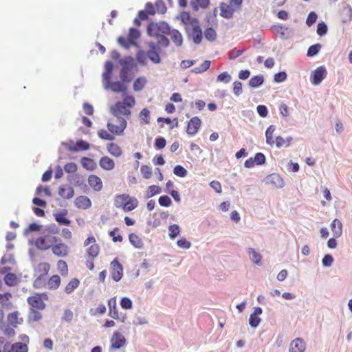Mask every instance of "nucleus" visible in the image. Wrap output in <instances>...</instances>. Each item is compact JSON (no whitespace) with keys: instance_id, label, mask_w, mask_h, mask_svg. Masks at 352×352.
Returning a JSON list of instances; mask_svg holds the SVG:
<instances>
[{"instance_id":"1","label":"nucleus","mask_w":352,"mask_h":352,"mask_svg":"<svg viewBox=\"0 0 352 352\" xmlns=\"http://www.w3.org/2000/svg\"><path fill=\"white\" fill-rule=\"evenodd\" d=\"M147 32L150 36L157 38V43L163 47L169 45V40L165 34L169 33V25L166 22L151 23L147 27Z\"/></svg>"},{"instance_id":"2","label":"nucleus","mask_w":352,"mask_h":352,"mask_svg":"<svg viewBox=\"0 0 352 352\" xmlns=\"http://www.w3.org/2000/svg\"><path fill=\"white\" fill-rule=\"evenodd\" d=\"M135 102L134 96L124 95L122 100L118 101L111 107V113L116 117H120L121 115L129 117L131 114V109L135 106Z\"/></svg>"},{"instance_id":"3","label":"nucleus","mask_w":352,"mask_h":352,"mask_svg":"<svg viewBox=\"0 0 352 352\" xmlns=\"http://www.w3.org/2000/svg\"><path fill=\"white\" fill-rule=\"evenodd\" d=\"M114 206L122 208L124 212H130L135 210L139 204L138 199L128 194H120L115 196Z\"/></svg>"},{"instance_id":"4","label":"nucleus","mask_w":352,"mask_h":352,"mask_svg":"<svg viewBox=\"0 0 352 352\" xmlns=\"http://www.w3.org/2000/svg\"><path fill=\"white\" fill-rule=\"evenodd\" d=\"M56 242H58V237L52 234H46L38 237L34 245L37 249L45 251L52 249Z\"/></svg>"},{"instance_id":"5","label":"nucleus","mask_w":352,"mask_h":352,"mask_svg":"<svg viewBox=\"0 0 352 352\" xmlns=\"http://www.w3.org/2000/svg\"><path fill=\"white\" fill-rule=\"evenodd\" d=\"M126 121L122 117H117L116 120H111L107 124L108 130L113 135H122L126 127Z\"/></svg>"},{"instance_id":"6","label":"nucleus","mask_w":352,"mask_h":352,"mask_svg":"<svg viewBox=\"0 0 352 352\" xmlns=\"http://www.w3.org/2000/svg\"><path fill=\"white\" fill-rule=\"evenodd\" d=\"M48 296L45 293L38 294L29 296L27 298V302L30 306V309H36L38 310H43L45 308L44 300H47Z\"/></svg>"},{"instance_id":"7","label":"nucleus","mask_w":352,"mask_h":352,"mask_svg":"<svg viewBox=\"0 0 352 352\" xmlns=\"http://www.w3.org/2000/svg\"><path fill=\"white\" fill-rule=\"evenodd\" d=\"M86 249V255L89 258H96L100 254V248L96 243V240L94 236H89L83 243Z\"/></svg>"},{"instance_id":"8","label":"nucleus","mask_w":352,"mask_h":352,"mask_svg":"<svg viewBox=\"0 0 352 352\" xmlns=\"http://www.w3.org/2000/svg\"><path fill=\"white\" fill-rule=\"evenodd\" d=\"M120 64L122 65L120 73V79L122 82H129L132 78L130 73L135 66L133 60L131 58L122 60Z\"/></svg>"},{"instance_id":"9","label":"nucleus","mask_w":352,"mask_h":352,"mask_svg":"<svg viewBox=\"0 0 352 352\" xmlns=\"http://www.w3.org/2000/svg\"><path fill=\"white\" fill-rule=\"evenodd\" d=\"M148 46L149 49L147 51L146 54L148 58L155 64L160 63L161 62L160 56V53L161 52L160 47H162L161 45L154 42H149L148 43Z\"/></svg>"},{"instance_id":"10","label":"nucleus","mask_w":352,"mask_h":352,"mask_svg":"<svg viewBox=\"0 0 352 352\" xmlns=\"http://www.w3.org/2000/svg\"><path fill=\"white\" fill-rule=\"evenodd\" d=\"M53 254L58 257H67L69 254V248L68 245L58 238V242H56L52 248Z\"/></svg>"},{"instance_id":"11","label":"nucleus","mask_w":352,"mask_h":352,"mask_svg":"<svg viewBox=\"0 0 352 352\" xmlns=\"http://www.w3.org/2000/svg\"><path fill=\"white\" fill-rule=\"evenodd\" d=\"M111 276L112 279L118 282L123 276V268L117 258H114L111 263Z\"/></svg>"},{"instance_id":"12","label":"nucleus","mask_w":352,"mask_h":352,"mask_svg":"<svg viewBox=\"0 0 352 352\" xmlns=\"http://www.w3.org/2000/svg\"><path fill=\"white\" fill-rule=\"evenodd\" d=\"M327 72L324 66L317 67L312 73L311 82L314 85H319L327 76Z\"/></svg>"},{"instance_id":"13","label":"nucleus","mask_w":352,"mask_h":352,"mask_svg":"<svg viewBox=\"0 0 352 352\" xmlns=\"http://www.w3.org/2000/svg\"><path fill=\"white\" fill-rule=\"evenodd\" d=\"M201 120L197 116H194L190 119L187 124L186 133L190 135H196L201 127Z\"/></svg>"},{"instance_id":"14","label":"nucleus","mask_w":352,"mask_h":352,"mask_svg":"<svg viewBox=\"0 0 352 352\" xmlns=\"http://www.w3.org/2000/svg\"><path fill=\"white\" fill-rule=\"evenodd\" d=\"M103 85L105 89H111L113 92L120 93V92H125L127 89L126 85L124 84L125 82L122 81H115L111 82V79L109 80L107 83V81L103 80Z\"/></svg>"},{"instance_id":"15","label":"nucleus","mask_w":352,"mask_h":352,"mask_svg":"<svg viewBox=\"0 0 352 352\" xmlns=\"http://www.w3.org/2000/svg\"><path fill=\"white\" fill-rule=\"evenodd\" d=\"M186 30L195 43L199 44L201 42L203 34L199 26V23Z\"/></svg>"},{"instance_id":"16","label":"nucleus","mask_w":352,"mask_h":352,"mask_svg":"<svg viewBox=\"0 0 352 352\" xmlns=\"http://www.w3.org/2000/svg\"><path fill=\"white\" fill-rule=\"evenodd\" d=\"M126 339L123 335L115 331L111 338V346L114 349H119L126 344Z\"/></svg>"},{"instance_id":"17","label":"nucleus","mask_w":352,"mask_h":352,"mask_svg":"<svg viewBox=\"0 0 352 352\" xmlns=\"http://www.w3.org/2000/svg\"><path fill=\"white\" fill-rule=\"evenodd\" d=\"M266 184L271 185L272 186L280 188L283 187L285 182L281 176L276 173H272L266 177Z\"/></svg>"},{"instance_id":"18","label":"nucleus","mask_w":352,"mask_h":352,"mask_svg":"<svg viewBox=\"0 0 352 352\" xmlns=\"http://www.w3.org/2000/svg\"><path fill=\"white\" fill-rule=\"evenodd\" d=\"M90 148L89 144L82 140H78L76 143H74V142L71 141L68 143V149L70 151H87Z\"/></svg>"},{"instance_id":"19","label":"nucleus","mask_w":352,"mask_h":352,"mask_svg":"<svg viewBox=\"0 0 352 352\" xmlns=\"http://www.w3.org/2000/svg\"><path fill=\"white\" fill-rule=\"evenodd\" d=\"M89 186L95 191H100L103 188L102 179L96 175H91L88 177Z\"/></svg>"},{"instance_id":"20","label":"nucleus","mask_w":352,"mask_h":352,"mask_svg":"<svg viewBox=\"0 0 352 352\" xmlns=\"http://www.w3.org/2000/svg\"><path fill=\"white\" fill-rule=\"evenodd\" d=\"M180 18L182 23L186 25V30L190 29L199 23V21L197 19L191 17L190 14L187 12H182Z\"/></svg>"},{"instance_id":"21","label":"nucleus","mask_w":352,"mask_h":352,"mask_svg":"<svg viewBox=\"0 0 352 352\" xmlns=\"http://www.w3.org/2000/svg\"><path fill=\"white\" fill-rule=\"evenodd\" d=\"M180 18L182 23L186 25V30L190 29L199 23V21L197 19L191 17L190 14L187 12H182Z\"/></svg>"},{"instance_id":"22","label":"nucleus","mask_w":352,"mask_h":352,"mask_svg":"<svg viewBox=\"0 0 352 352\" xmlns=\"http://www.w3.org/2000/svg\"><path fill=\"white\" fill-rule=\"evenodd\" d=\"M75 206L79 209L86 210L91 206V201L89 197L85 195H80L76 198Z\"/></svg>"},{"instance_id":"23","label":"nucleus","mask_w":352,"mask_h":352,"mask_svg":"<svg viewBox=\"0 0 352 352\" xmlns=\"http://www.w3.org/2000/svg\"><path fill=\"white\" fill-rule=\"evenodd\" d=\"M58 195L65 199H69L74 195V190L69 185H61L58 189Z\"/></svg>"},{"instance_id":"24","label":"nucleus","mask_w":352,"mask_h":352,"mask_svg":"<svg viewBox=\"0 0 352 352\" xmlns=\"http://www.w3.org/2000/svg\"><path fill=\"white\" fill-rule=\"evenodd\" d=\"M235 8L236 7L230 3L229 4L221 3L220 4L221 16L227 19L232 17Z\"/></svg>"},{"instance_id":"25","label":"nucleus","mask_w":352,"mask_h":352,"mask_svg":"<svg viewBox=\"0 0 352 352\" xmlns=\"http://www.w3.org/2000/svg\"><path fill=\"white\" fill-rule=\"evenodd\" d=\"M305 350V343L301 338L294 340L289 347V352H304Z\"/></svg>"},{"instance_id":"26","label":"nucleus","mask_w":352,"mask_h":352,"mask_svg":"<svg viewBox=\"0 0 352 352\" xmlns=\"http://www.w3.org/2000/svg\"><path fill=\"white\" fill-rule=\"evenodd\" d=\"M109 315L113 319H119V312L116 305V298H111L108 301Z\"/></svg>"},{"instance_id":"27","label":"nucleus","mask_w":352,"mask_h":352,"mask_svg":"<svg viewBox=\"0 0 352 352\" xmlns=\"http://www.w3.org/2000/svg\"><path fill=\"white\" fill-rule=\"evenodd\" d=\"M100 166L105 170H111L115 167L114 161L108 156H103L99 160Z\"/></svg>"},{"instance_id":"28","label":"nucleus","mask_w":352,"mask_h":352,"mask_svg":"<svg viewBox=\"0 0 352 352\" xmlns=\"http://www.w3.org/2000/svg\"><path fill=\"white\" fill-rule=\"evenodd\" d=\"M107 151L111 155H113L116 157H119L122 154V151L121 147L118 144L113 143V142L107 144Z\"/></svg>"},{"instance_id":"29","label":"nucleus","mask_w":352,"mask_h":352,"mask_svg":"<svg viewBox=\"0 0 352 352\" xmlns=\"http://www.w3.org/2000/svg\"><path fill=\"white\" fill-rule=\"evenodd\" d=\"M331 229L335 237H340L342 233V224L338 219H334L331 223Z\"/></svg>"},{"instance_id":"30","label":"nucleus","mask_w":352,"mask_h":352,"mask_svg":"<svg viewBox=\"0 0 352 352\" xmlns=\"http://www.w3.org/2000/svg\"><path fill=\"white\" fill-rule=\"evenodd\" d=\"M67 214V210H63V211L54 214L55 220L60 224L69 226L71 223V221L66 217Z\"/></svg>"},{"instance_id":"31","label":"nucleus","mask_w":352,"mask_h":352,"mask_svg":"<svg viewBox=\"0 0 352 352\" xmlns=\"http://www.w3.org/2000/svg\"><path fill=\"white\" fill-rule=\"evenodd\" d=\"M8 321L13 327H16L18 324L22 323L23 319L19 318L18 311H14L8 315Z\"/></svg>"},{"instance_id":"32","label":"nucleus","mask_w":352,"mask_h":352,"mask_svg":"<svg viewBox=\"0 0 352 352\" xmlns=\"http://www.w3.org/2000/svg\"><path fill=\"white\" fill-rule=\"evenodd\" d=\"M113 68V63L110 60H107L104 63V72L102 74V81L105 80L107 82L111 79V74Z\"/></svg>"},{"instance_id":"33","label":"nucleus","mask_w":352,"mask_h":352,"mask_svg":"<svg viewBox=\"0 0 352 352\" xmlns=\"http://www.w3.org/2000/svg\"><path fill=\"white\" fill-rule=\"evenodd\" d=\"M168 34L170 36L171 40L177 46L182 45L183 38L181 33L178 30H170V29L169 28V33Z\"/></svg>"},{"instance_id":"34","label":"nucleus","mask_w":352,"mask_h":352,"mask_svg":"<svg viewBox=\"0 0 352 352\" xmlns=\"http://www.w3.org/2000/svg\"><path fill=\"white\" fill-rule=\"evenodd\" d=\"M80 163L82 166L88 170H94L97 166L94 160L86 157H82Z\"/></svg>"},{"instance_id":"35","label":"nucleus","mask_w":352,"mask_h":352,"mask_svg":"<svg viewBox=\"0 0 352 352\" xmlns=\"http://www.w3.org/2000/svg\"><path fill=\"white\" fill-rule=\"evenodd\" d=\"M79 285L80 280L76 278H74L70 280V281L65 287V292L67 294H72L76 289L79 287Z\"/></svg>"},{"instance_id":"36","label":"nucleus","mask_w":352,"mask_h":352,"mask_svg":"<svg viewBox=\"0 0 352 352\" xmlns=\"http://www.w3.org/2000/svg\"><path fill=\"white\" fill-rule=\"evenodd\" d=\"M129 239L130 243L136 248L141 249L144 246V243L141 238L134 233H131L129 235Z\"/></svg>"},{"instance_id":"37","label":"nucleus","mask_w":352,"mask_h":352,"mask_svg":"<svg viewBox=\"0 0 352 352\" xmlns=\"http://www.w3.org/2000/svg\"><path fill=\"white\" fill-rule=\"evenodd\" d=\"M162 188L159 186L151 185L145 191V197L148 199L161 193Z\"/></svg>"},{"instance_id":"38","label":"nucleus","mask_w":352,"mask_h":352,"mask_svg":"<svg viewBox=\"0 0 352 352\" xmlns=\"http://www.w3.org/2000/svg\"><path fill=\"white\" fill-rule=\"evenodd\" d=\"M60 278L58 275H52L47 281V285L50 289H57L60 285Z\"/></svg>"},{"instance_id":"39","label":"nucleus","mask_w":352,"mask_h":352,"mask_svg":"<svg viewBox=\"0 0 352 352\" xmlns=\"http://www.w3.org/2000/svg\"><path fill=\"white\" fill-rule=\"evenodd\" d=\"M276 130V128L274 125H270L265 131L266 136V142L267 144L270 146H273L274 144V133Z\"/></svg>"},{"instance_id":"40","label":"nucleus","mask_w":352,"mask_h":352,"mask_svg":"<svg viewBox=\"0 0 352 352\" xmlns=\"http://www.w3.org/2000/svg\"><path fill=\"white\" fill-rule=\"evenodd\" d=\"M42 319V314L38 309H30L28 316L30 322H38Z\"/></svg>"},{"instance_id":"41","label":"nucleus","mask_w":352,"mask_h":352,"mask_svg":"<svg viewBox=\"0 0 352 352\" xmlns=\"http://www.w3.org/2000/svg\"><path fill=\"white\" fill-rule=\"evenodd\" d=\"M210 60H204L199 67H195L192 69V72L195 74H201L206 72L210 66Z\"/></svg>"},{"instance_id":"42","label":"nucleus","mask_w":352,"mask_h":352,"mask_svg":"<svg viewBox=\"0 0 352 352\" xmlns=\"http://www.w3.org/2000/svg\"><path fill=\"white\" fill-rule=\"evenodd\" d=\"M264 78L262 75H258L252 77L248 82L250 87L255 88L263 83Z\"/></svg>"},{"instance_id":"43","label":"nucleus","mask_w":352,"mask_h":352,"mask_svg":"<svg viewBox=\"0 0 352 352\" xmlns=\"http://www.w3.org/2000/svg\"><path fill=\"white\" fill-rule=\"evenodd\" d=\"M146 83L145 77H139L133 82V89L135 91H140L144 87Z\"/></svg>"},{"instance_id":"44","label":"nucleus","mask_w":352,"mask_h":352,"mask_svg":"<svg viewBox=\"0 0 352 352\" xmlns=\"http://www.w3.org/2000/svg\"><path fill=\"white\" fill-rule=\"evenodd\" d=\"M57 269L60 274L63 276H67L68 275V266L67 263L63 260H59L57 262Z\"/></svg>"},{"instance_id":"45","label":"nucleus","mask_w":352,"mask_h":352,"mask_svg":"<svg viewBox=\"0 0 352 352\" xmlns=\"http://www.w3.org/2000/svg\"><path fill=\"white\" fill-rule=\"evenodd\" d=\"M4 281L8 286H14L17 284L18 279L16 276L13 273H8L4 278Z\"/></svg>"},{"instance_id":"46","label":"nucleus","mask_w":352,"mask_h":352,"mask_svg":"<svg viewBox=\"0 0 352 352\" xmlns=\"http://www.w3.org/2000/svg\"><path fill=\"white\" fill-rule=\"evenodd\" d=\"M209 4V0H192L191 5L194 10H198L199 8H205Z\"/></svg>"},{"instance_id":"47","label":"nucleus","mask_w":352,"mask_h":352,"mask_svg":"<svg viewBox=\"0 0 352 352\" xmlns=\"http://www.w3.org/2000/svg\"><path fill=\"white\" fill-rule=\"evenodd\" d=\"M12 352H28V347L26 344L22 342H16L11 346Z\"/></svg>"},{"instance_id":"48","label":"nucleus","mask_w":352,"mask_h":352,"mask_svg":"<svg viewBox=\"0 0 352 352\" xmlns=\"http://www.w3.org/2000/svg\"><path fill=\"white\" fill-rule=\"evenodd\" d=\"M150 111L144 108L140 113V122L142 125L149 124Z\"/></svg>"},{"instance_id":"49","label":"nucleus","mask_w":352,"mask_h":352,"mask_svg":"<svg viewBox=\"0 0 352 352\" xmlns=\"http://www.w3.org/2000/svg\"><path fill=\"white\" fill-rule=\"evenodd\" d=\"M98 135L100 138L104 140L112 141L115 139V136L110 131H107L105 129H100L98 131Z\"/></svg>"},{"instance_id":"50","label":"nucleus","mask_w":352,"mask_h":352,"mask_svg":"<svg viewBox=\"0 0 352 352\" xmlns=\"http://www.w3.org/2000/svg\"><path fill=\"white\" fill-rule=\"evenodd\" d=\"M248 252L252 255L251 259L254 263L257 265H260L261 263L262 256L254 249L250 248L248 250Z\"/></svg>"},{"instance_id":"51","label":"nucleus","mask_w":352,"mask_h":352,"mask_svg":"<svg viewBox=\"0 0 352 352\" xmlns=\"http://www.w3.org/2000/svg\"><path fill=\"white\" fill-rule=\"evenodd\" d=\"M169 236L170 239H175L180 232V228L178 225L173 224L168 227Z\"/></svg>"},{"instance_id":"52","label":"nucleus","mask_w":352,"mask_h":352,"mask_svg":"<svg viewBox=\"0 0 352 352\" xmlns=\"http://www.w3.org/2000/svg\"><path fill=\"white\" fill-rule=\"evenodd\" d=\"M205 38L209 41H214L217 38L216 31L212 28H208L204 32Z\"/></svg>"},{"instance_id":"53","label":"nucleus","mask_w":352,"mask_h":352,"mask_svg":"<svg viewBox=\"0 0 352 352\" xmlns=\"http://www.w3.org/2000/svg\"><path fill=\"white\" fill-rule=\"evenodd\" d=\"M50 265L48 263H41L38 265V271L41 276H45L48 274Z\"/></svg>"},{"instance_id":"54","label":"nucleus","mask_w":352,"mask_h":352,"mask_svg":"<svg viewBox=\"0 0 352 352\" xmlns=\"http://www.w3.org/2000/svg\"><path fill=\"white\" fill-rule=\"evenodd\" d=\"M155 13L158 12L160 14H164L166 12V7L163 1L159 0L155 2Z\"/></svg>"},{"instance_id":"55","label":"nucleus","mask_w":352,"mask_h":352,"mask_svg":"<svg viewBox=\"0 0 352 352\" xmlns=\"http://www.w3.org/2000/svg\"><path fill=\"white\" fill-rule=\"evenodd\" d=\"M173 173L175 175L184 177L187 175V170L181 165H177L173 169Z\"/></svg>"},{"instance_id":"56","label":"nucleus","mask_w":352,"mask_h":352,"mask_svg":"<svg viewBox=\"0 0 352 352\" xmlns=\"http://www.w3.org/2000/svg\"><path fill=\"white\" fill-rule=\"evenodd\" d=\"M321 48V45L319 43L310 46L307 50V56H314L316 55Z\"/></svg>"},{"instance_id":"57","label":"nucleus","mask_w":352,"mask_h":352,"mask_svg":"<svg viewBox=\"0 0 352 352\" xmlns=\"http://www.w3.org/2000/svg\"><path fill=\"white\" fill-rule=\"evenodd\" d=\"M140 172H141L143 177L145 179H149L152 176V170L148 166H146V165L142 166V167L140 168Z\"/></svg>"},{"instance_id":"58","label":"nucleus","mask_w":352,"mask_h":352,"mask_svg":"<svg viewBox=\"0 0 352 352\" xmlns=\"http://www.w3.org/2000/svg\"><path fill=\"white\" fill-rule=\"evenodd\" d=\"M232 78L228 72H223L217 76V80L218 82H223L224 83H228L230 82Z\"/></svg>"},{"instance_id":"59","label":"nucleus","mask_w":352,"mask_h":352,"mask_svg":"<svg viewBox=\"0 0 352 352\" xmlns=\"http://www.w3.org/2000/svg\"><path fill=\"white\" fill-rule=\"evenodd\" d=\"M159 204L161 206L168 207L171 205L172 201L167 195L161 196L158 199Z\"/></svg>"},{"instance_id":"60","label":"nucleus","mask_w":352,"mask_h":352,"mask_svg":"<svg viewBox=\"0 0 352 352\" xmlns=\"http://www.w3.org/2000/svg\"><path fill=\"white\" fill-rule=\"evenodd\" d=\"M132 301L127 297H123L120 300V306L124 309H130L132 308Z\"/></svg>"},{"instance_id":"61","label":"nucleus","mask_w":352,"mask_h":352,"mask_svg":"<svg viewBox=\"0 0 352 352\" xmlns=\"http://www.w3.org/2000/svg\"><path fill=\"white\" fill-rule=\"evenodd\" d=\"M253 159L256 165H262L265 162V157L262 153H257Z\"/></svg>"},{"instance_id":"62","label":"nucleus","mask_w":352,"mask_h":352,"mask_svg":"<svg viewBox=\"0 0 352 352\" xmlns=\"http://www.w3.org/2000/svg\"><path fill=\"white\" fill-rule=\"evenodd\" d=\"M77 165L74 162L67 163L64 166V170L68 173H74L77 170Z\"/></svg>"},{"instance_id":"63","label":"nucleus","mask_w":352,"mask_h":352,"mask_svg":"<svg viewBox=\"0 0 352 352\" xmlns=\"http://www.w3.org/2000/svg\"><path fill=\"white\" fill-rule=\"evenodd\" d=\"M140 36V32L135 28H130L129 29V41L132 42L134 40L138 38Z\"/></svg>"},{"instance_id":"64","label":"nucleus","mask_w":352,"mask_h":352,"mask_svg":"<svg viewBox=\"0 0 352 352\" xmlns=\"http://www.w3.org/2000/svg\"><path fill=\"white\" fill-rule=\"evenodd\" d=\"M233 91L236 96H239L242 94V83L239 81H234L233 82Z\"/></svg>"}]
</instances>
